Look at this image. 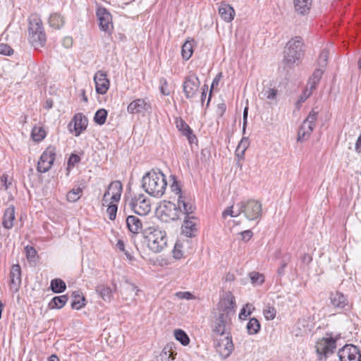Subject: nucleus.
<instances>
[{
    "label": "nucleus",
    "instance_id": "obj_1",
    "mask_svg": "<svg viewBox=\"0 0 361 361\" xmlns=\"http://www.w3.org/2000/svg\"><path fill=\"white\" fill-rule=\"evenodd\" d=\"M235 297L231 293H226L219 301L216 309L212 314V336H223L228 334L231 325V317L235 309Z\"/></svg>",
    "mask_w": 361,
    "mask_h": 361
},
{
    "label": "nucleus",
    "instance_id": "obj_2",
    "mask_svg": "<svg viewBox=\"0 0 361 361\" xmlns=\"http://www.w3.org/2000/svg\"><path fill=\"white\" fill-rule=\"evenodd\" d=\"M166 185V176L160 171L152 170L142 178L143 189L152 197H161L165 192Z\"/></svg>",
    "mask_w": 361,
    "mask_h": 361
},
{
    "label": "nucleus",
    "instance_id": "obj_3",
    "mask_svg": "<svg viewBox=\"0 0 361 361\" xmlns=\"http://www.w3.org/2000/svg\"><path fill=\"white\" fill-rule=\"evenodd\" d=\"M303 43L300 37L291 39L286 44L283 51V64L292 68L298 66L303 56Z\"/></svg>",
    "mask_w": 361,
    "mask_h": 361
},
{
    "label": "nucleus",
    "instance_id": "obj_4",
    "mask_svg": "<svg viewBox=\"0 0 361 361\" xmlns=\"http://www.w3.org/2000/svg\"><path fill=\"white\" fill-rule=\"evenodd\" d=\"M145 237L148 248L154 253L161 252L167 245L166 232L158 227L147 228L145 231Z\"/></svg>",
    "mask_w": 361,
    "mask_h": 361
},
{
    "label": "nucleus",
    "instance_id": "obj_5",
    "mask_svg": "<svg viewBox=\"0 0 361 361\" xmlns=\"http://www.w3.org/2000/svg\"><path fill=\"white\" fill-rule=\"evenodd\" d=\"M29 41L35 48L42 47L46 42V35L43 29L41 19L36 15L30 18L28 28Z\"/></svg>",
    "mask_w": 361,
    "mask_h": 361
},
{
    "label": "nucleus",
    "instance_id": "obj_6",
    "mask_svg": "<svg viewBox=\"0 0 361 361\" xmlns=\"http://www.w3.org/2000/svg\"><path fill=\"white\" fill-rule=\"evenodd\" d=\"M240 209L245 217L254 221L260 219L262 216V207L260 202L255 200H247L240 202Z\"/></svg>",
    "mask_w": 361,
    "mask_h": 361
},
{
    "label": "nucleus",
    "instance_id": "obj_7",
    "mask_svg": "<svg viewBox=\"0 0 361 361\" xmlns=\"http://www.w3.org/2000/svg\"><path fill=\"white\" fill-rule=\"evenodd\" d=\"M318 111L312 109L306 119L302 122L298 132V142H302L310 137L315 128Z\"/></svg>",
    "mask_w": 361,
    "mask_h": 361
},
{
    "label": "nucleus",
    "instance_id": "obj_8",
    "mask_svg": "<svg viewBox=\"0 0 361 361\" xmlns=\"http://www.w3.org/2000/svg\"><path fill=\"white\" fill-rule=\"evenodd\" d=\"M214 340V346L219 355L226 359L232 353L234 346L233 344L231 336L225 334L223 336H212Z\"/></svg>",
    "mask_w": 361,
    "mask_h": 361
},
{
    "label": "nucleus",
    "instance_id": "obj_9",
    "mask_svg": "<svg viewBox=\"0 0 361 361\" xmlns=\"http://www.w3.org/2000/svg\"><path fill=\"white\" fill-rule=\"evenodd\" d=\"M129 206L135 214L140 216H145L151 211L149 200L142 194L131 198Z\"/></svg>",
    "mask_w": 361,
    "mask_h": 361
},
{
    "label": "nucleus",
    "instance_id": "obj_10",
    "mask_svg": "<svg viewBox=\"0 0 361 361\" xmlns=\"http://www.w3.org/2000/svg\"><path fill=\"white\" fill-rule=\"evenodd\" d=\"M56 149L53 146L48 147L41 155L37 163V170L39 173L47 172L52 166L55 160Z\"/></svg>",
    "mask_w": 361,
    "mask_h": 361
},
{
    "label": "nucleus",
    "instance_id": "obj_11",
    "mask_svg": "<svg viewBox=\"0 0 361 361\" xmlns=\"http://www.w3.org/2000/svg\"><path fill=\"white\" fill-rule=\"evenodd\" d=\"M200 82L195 74H190L187 76L183 84L184 94L187 99H192L197 94Z\"/></svg>",
    "mask_w": 361,
    "mask_h": 361
},
{
    "label": "nucleus",
    "instance_id": "obj_12",
    "mask_svg": "<svg viewBox=\"0 0 361 361\" xmlns=\"http://www.w3.org/2000/svg\"><path fill=\"white\" fill-rule=\"evenodd\" d=\"M314 328V322L311 317H302L298 319L293 328V334L294 336H305L308 335Z\"/></svg>",
    "mask_w": 361,
    "mask_h": 361
},
{
    "label": "nucleus",
    "instance_id": "obj_13",
    "mask_svg": "<svg viewBox=\"0 0 361 361\" xmlns=\"http://www.w3.org/2000/svg\"><path fill=\"white\" fill-rule=\"evenodd\" d=\"M336 347V340L332 337L319 338L315 345L317 353L319 356H321L320 360L322 359V356L332 354Z\"/></svg>",
    "mask_w": 361,
    "mask_h": 361
},
{
    "label": "nucleus",
    "instance_id": "obj_14",
    "mask_svg": "<svg viewBox=\"0 0 361 361\" xmlns=\"http://www.w3.org/2000/svg\"><path fill=\"white\" fill-rule=\"evenodd\" d=\"M161 217H166L165 221H175L183 217V213L180 208L171 202H165L160 207Z\"/></svg>",
    "mask_w": 361,
    "mask_h": 361
},
{
    "label": "nucleus",
    "instance_id": "obj_15",
    "mask_svg": "<svg viewBox=\"0 0 361 361\" xmlns=\"http://www.w3.org/2000/svg\"><path fill=\"white\" fill-rule=\"evenodd\" d=\"M341 361H361L359 349L354 345H345L338 353Z\"/></svg>",
    "mask_w": 361,
    "mask_h": 361
},
{
    "label": "nucleus",
    "instance_id": "obj_16",
    "mask_svg": "<svg viewBox=\"0 0 361 361\" xmlns=\"http://www.w3.org/2000/svg\"><path fill=\"white\" fill-rule=\"evenodd\" d=\"M96 15L100 30L106 32H111L113 30V23L110 13L105 8L99 7L97 9Z\"/></svg>",
    "mask_w": 361,
    "mask_h": 361
},
{
    "label": "nucleus",
    "instance_id": "obj_17",
    "mask_svg": "<svg viewBox=\"0 0 361 361\" xmlns=\"http://www.w3.org/2000/svg\"><path fill=\"white\" fill-rule=\"evenodd\" d=\"M151 109V104L147 99H137L131 102L128 107L127 111L129 114H145Z\"/></svg>",
    "mask_w": 361,
    "mask_h": 361
},
{
    "label": "nucleus",
    "instance_id": "obj_18",
    "mask_svg": "<svg viewBox=\"0 0 361 361\" xmlns=\"http://www.w3.org/2000/svg\"><path fill=\"white\" fill-rule=\"evenodd\" d=\"M96 92L100 94H104L109 88V80L106 74L102 71H97L94 76Z\"/></svg>",
    "mask_w": 361,
    "mask_h": 361
},
{
    "label": "nucleus",
    "instance_id": "obj_19",
    "mask_svg": "<svg viewBox=\"0 0 361 361\" xmlns=\"http://www.w3.org/2000/svg\"><path fill=\"white\" fill-rule=\"evenodd\" d=\"M10 277V288L13 291L17 292L21 283V268L19 264L12 266Z\"/></svg>",
    "mask_w": 361,
    "mask_h": 361
},
{
    "label": "nucleus",
    "instance_id": "obj_20",
    "mask_svg": "<svg viewBox=\"0 0 361 361\" xmlns=\"http://www.w3.org/2000/svg\"><path fill=\"white\" fill-rule=\"evenodd\" d=\"M123 190L122 184L120 181H113L109 185L108 190L105 192L106 196H111L110 200L112 202H118L121 199Z\"/></svg>",
    "mask_w": 361,
    "mask_h": 361
},
{
    "label": "nucleus",
    "instance_id": "obj_21",
    "mask_svg": "<svg viewBox=\"0 0 361 361\" xmlns=\"http://www.w3.org/2000/svg\"><path fill=\"white\" fill-rule=\"evenodd\" d=\"M176 205L182 212L183 217L189 216L195 210V207L189 199L182 195H178Z\"/></svg>",
    "mask_w": 361,
    "mask_h": 361
},
{
    "label": "nucleus",
    "instance_id": "obj_22",
    "mask_svg": "<svg viewBox=\"0 0 361 361\" xmlns=\"http://www.w3.org/2000/svg\"><path fill=\"white\" fill-rule=\"evenodd\" d=\"M72 123H74V130L75 136L80 135V134L84 131L87 126V118L82 114H77L75 115L73 121L69 124L71 126Z\"/></svg>",
    "mask_w": 361,
    "mask_h": 361
},
{
    "label": "nucleus",
    "instance_id": "obj_23",
    "mask_svg": "<svg viewBox=\"0 0 361 361\" xmlns=\"http://www.w3.org/2000/svg\"><path fill=\"white\" fill-rule=\"evenodd\" d=\"M175 348V343H167L160 353L157 361H173L177 355Z\"/></svg>",
    "mask_w": 361,
    "mask_h": 361
},
{
    "label": "nucleus",
    "instance_id": "obj_24",
    "mask_svg": "<svg viewBox=\"0 0 361 361\" xmlns=\"http://www.w3.org/2000/svg\"><path fill=\"white\" fill-rule=\"evenodd\" d=\"M196 219L194 216L184 217V221L182 225V233L187 237L195 235L196 228Z\"/></svg>",
    "mask_w": 361,
    "mask_h": 361
},
{
    "label": "nucleus",
    "instance_id": "obj_25",
    "mask_svg": "<svg viewBox=\"0 0 361 361\" xmlns=\"http://www.w3.org/2000/svg\"><path fill=\"white\" fill-rule=\"evenodd\" d=\"M139 291L140 290L135 284L126 281L123 286L121 294L126 300H133Z\"/></svg>",
    "mask_w": 361,
    "mask_h": 361
},
{
    "label": "nucleus",
    "instance_id": "obj_26",
    "mask_svg": "<svg viewBox=\"0 0 361 361\" xmlns=\"http://www.w3.org/2000/svg\"><path fill=\"white\" fill-rule=\"evenodd\" d=\"M330 300L331 304L338 309H343L348 305L346 297L339 291L331 293L330 295Z\"/></svg>",
    "mask_w": 361,
    "mask_h": 361
},
{
    "label": "nucleus",
    "instance_id": "obj_27",
    "mask_svg": "<svg viewBox=\"0 0 361 361\" xmlns=\"http://www.w3.org/2000/svg\"><path fill=\"white\" fill-rule=\"evenodd\" d=\"M219 13L221 18L226 22H231L235 16V11L233 7L227 4H221L219 8Z\"/></svg>",
    "mask_w": 361,
    "mask_h": 361
},
{
    "label": "nucleus",
    "instance_id": "obj_28",
    "mask_svg": "<svg viewBox=\"0 0 361 361\" xmlns=\"http://www.w3.org/2000/svg\"><path fill=\"white\" fill-rule=\"evenodd\" d=\"M128 230L133 233H138L142 230V224L140 219L135 216H128L126 219Z\"/></svg>",
    "mask_w": 361,
    "mask_h": 361
},
{
    "label": "nucleus",
    "instance_id": "obj_29",
    "mask_svg": "<svg viewBox=\"0 0 361 361\" xmlns=\"http://www.w3.org/2000/svg\"><path fill=\"white\" fill-rule=\"evenodd\" d=\"M293 4L295 11L304 15L310 9L312 0H293Z\"/></svg>",
    "mask_w": 361,
    "mask_h": 361
},
{
    "label": "nucleus",
    "instance_id": "obj_30",
    "mask_svg": "<svg viewBox=\"0 0 361 361\" xmlns=\"http://www.w3.org/2000/svg\"><path fill=\"white\" fill-rule=\"evenodd\" d=\"M15 219V209L13 207H8L4 214L3 225L6 228H11Z\"/></svg>",
    "mask_w": 361,
    "mask_h": 361
},
{
    "label": "nucleus",
    "instance_id": "obj_31",
    "mask_svg": "<svg viewBox=\"0 0 361 361\" xmlns=\"http://www.w3.org/2000/svg\"><path fill=\"white\" fill-rule=\"evenodd\" d=\"M324 73V68L319 67L317 68L312 74V76L309 79L308 86L311 90H313L316 88L317 84L320 81L322 75Z\"/></svg>",
    "mask_w": 361,
    "mask_h": 361
},
{
    "label": "nucleus",
    "instance_id": "obj_32",
    "mask_svg": "<svg viewBox=\"0 0 361 361\" xmlns=\"http://www.w3.org/2000/svg\"><path fill=\"white\" fill-rule=\"evenodd\" d=\"M96 292L105 301H110L112 298L111 289L104 285H99L96 288Z\"/></svg>",
    "mask_w": 361,
    "mask_h": 361
},
{
    "label": "nucleus",
    "instance_id": "obj_33",
    "mask_svg": "<svg viewBox=\"0 0 361 361\" xmlns=\"http://www.w3.org/2000/svg\"><path fill=\"white\" fill-rule=\"evenodd\" d=\"M1 189L10 192L11 190L14 188L13 183V178L9 176L8 174H3L1 177Z\"/></svg>",
    "mask_w": 361,
    "mask_h": 361
},
{
    "label": "nucleus",
    "instance_id": "obj_34",
    "mask_svg": "<svg viewBox=\"0 0 361 361\" xmlns=\"http://www.w3.org/2000/svg\"><path fill=\"white\" fill-rule=\"evenodd\" d=\"M249 145H250L249 139L246 137H243L237 146V148L235 150V155L240 159H243L245 152L247 149V148L249 147Z\"/></svg>",
    "mask_w": 361,
    "mask_h": 361
},
{
    "label": "nucleus",
    "instance_id": "obj_35",
    "mask_svg": "<svg viewBox=\"0 0 361 361\" xmlns=\"http://www.w3.org/2000/svg\"><path fill=\"white\" fill-rule=\"evenodd\" d=\"M67 301L68 297L65 295L61 296H56L52 298V300L49 304V307L51 309H60L65 305Z\"/></svg>",
    "mask_w": 361,
    "mask_h": 361
},
{
    "label": "nucleus",
    "instance_id": "obj_36",
    "mask_svg": "<svg viewBox=\"0 0 361 361\" xmlns=\"http://www.w3.org/2000/svg\"><path fill=\"white\" fill-rule=\"evenodd\" d=\"M73 300L71 307L75 310H80L85 306V298L80 295L79 291H75L72 293Z\"/></svg>",
    "mask_w": 361,
    "mask_h": 361
},
{
    "label": "nucleus",
    "instance_id": "obj_37",
    "mask_svg": "<svg viewBox=\"0 0 361 361\" xmlns=\"http://www.w3.org/2000/svg\"><path fill=\"white\" fill-rule=\"evenodd\" d=\"M49 23L51 27L59 29L63 26L64 20L60 14L54 13L50 15Z\"/></svg>",
    "mask_w": 361,
    "mask_h": 361
},
{
    "label": "nucleus",
    "instance_id": "obj_38",
    "mask_svg": "<svg viewBox=\"0 0 361 361\" xmlns=\"http://www.w3.org/2000/svg\"><path fill=\"white\" fill-rule=\"evenodd\" d=\"M65 282L60 279H55L51 281V289L56 293H62L66 290Z\"/></svg>",
    "mask_w": 361,
    "mask_h": 361
},
{
    "label": "nucleus",
    "instance_id": "obj_39",
    "mask_svg": "<svg viewBox=\"0 0 361 361\" xmlns=\"http://www.w3.org/2000/svg\"><path fill=\"white\" fill-rule=\"evenodd\" d=\"M192 53V41L187 40L182 46V56L185 60H188L191 57Z\"/></svg>",
    "mask_w": 361,
    "mask_h": 361
},
{
    "label": "nucleus",
    "instance_id": "obj_40",
    "mask_svg": "<svg viewBox=\"0 0 361 361\" xmlns=\"http://www.w3.org/2000/svg\"><path fill=\"white\" fill-rule=\"evenodd\" d=\"M242 214V210L240 209V202L237 203L235 207L233 206L228 207L222 213L223 218H226L227 216L231 217H236Z\"/></svg>",
    "mask_w": 361,
    "mask_h": 361
},
{
    "label": "nucleus",
    "instance_id": "obj_41",
    "mask_svg": "<svg viewBox=\"0 0 361 361\" xmlns=\"http://www.w3.org/2000/svg\"><path fill=\"white\" fill-rule=\"evenodd\" d=\"M246 328L249 334L254 335L259 331L260 324L256 318L253 317L250 319L247 324Z\"/></svg>",
    "mask_w": 361,
    "mask_h": 361
},
{
    "label": "nucleus",
    "instance_id": "obj_42",
    "mask_svg": "<svg viewBox=\"0 0 361 361\" xmlns=\"http://www.w3.org/2000/svg\"><path fill=\"white\" fill-rule=\"evenodd\" d=\"M277 94V90L271 87H264L259 94V97L262 99H274Z\"/></svg>",
    "mask_w": 361,
    "mask_h": 361
},
{
    "label": "nucleus",
    "instance_id": "obj_43",
    "mask_svg": "<svg viewBox=\"0 0 361 361\" xmlns=\"http://www.w3.org/2000/svg\"><path fill=\"white\" fill-rule=\"evenodd\" d=\"M175 338L183 345H188L190 343V338L186 333L181 329H176L174 331Z\"/></svg>",
    "mask_w": 361,
    "mask_h": 361
},
{
    "label": "nucleus",
    "instance_id": "obj_44",
    "mask_svg": "<svg viewBox=\"0 0 361 361\" xmlns=\"http://www.w3.org/2000/svg\"><path fill=\"white\" fill-rule=\"evenodd\" d=\"M82 194V189L78 188L70 190L66 196L67 200L70 202H75L78 201Z\"/></svg>",
    "mask_w": 361,
    "mask_h": 361
},
{
    "label": "nucleus",
    "instance_id": "obj_45",
    "mask_svg": "<svg viewBox=\"0 0 361 361\" xmlns=\"http://www.w3.org/2000/svg\"><path fill=\"white\" fill-rule=\"evenodd\" d=\"M31 135L35 141L39 142L45 137L46 133L42 127L35 126L32 130Z\"/></svg>",
    "mask_w": 361,
    "mask_h": 361
},
{
    "label": "nucleus",
    "instance_id": "obj_46",
    "mask_svg": "<svg viewBox=\"0 0 361 361\" xmlns=\"http://www.w3.org/2000/svg\"><path fill=\"white\" fill-rule=\"evenodd\" d=\"M107 111L104 109H100L95 113L94 121L99 125H103L106 122Z\"/></svg>",
    "mask_w": 361,
    "mask_h": 361
},
{
    "label": "nucleus",
    "instance_id": "obj_47",
    "mask_svg": "<svg viewBox=\"0 0 361 361\" xmlns=\"http://www.w3.org/2000/svg\"><path fill=\"white\" fill-rule=\"evenodd\" d=\"M263 314L267 320H273L276 314V310L273 306L267 305L263 310Z\"/></svg>",
    "mask_w": 361,
    "mask_h": 361
},
{
    "label": "nucleus",
    "instance_id": "obj_48",
    "mask_svg": "<svg viewBox=\"0 0 361 361\" xmlns=\"http://www.w3.org/2000/svg\"><path fill=\"white\" fill-rule=\"evenodd\" d=\"M328 58H329V51L326 49H324L319 58H318V66L321 68H324L327 64V61H328Z\"/></svg>",
    "mask_w": 361,
    "mask_h": 361
},
{
    "label": "nucleus",
    "instance_id": "obj_49",
    "mask_svg": "<svg viewBox=\"0 0 361 361\" xmlns=\"http://www.w3.org/2000/svg\"><path fill=\"white\" fill-rule=\"evenodd\" d=\"M250 277L252 283L255 285H261L264 281V276L258 272H251Z\"/></svg>",
    "mask_w": 361,
    "mask_h": 361
},
{
    "label": "nucleus",
    "instance_id": "obj_50",
    "mask_svg": "<svg viewBox=\"0 0 361 361\" xmlns=\"http://www.w3.org/2000/svg\"><path fill=\"white\" fill-rule=\"evenodd\" d=\"M183 256V245L179 242H176L173 250V257L176 259H180Z\"/></svg>",
    "mask_w": 361,
    "mask_h": 361
},
{
    "label": "nucleus",
    "instance_id": "obj_51",
    "mask_svg": "<svg viewBox=\"0 0 361 361\" xmlns=\"http://www.w3.org/2000/svg\"><path fill=\"white\" fill-rule=\"evenodd\" d=\"M114 202L111 201V204L108 205L106 209V213L111 220H114L116 219L118 209L117 205L114 204Z\"/></svg>",
    "mask_w": 361,
    "mask_h": 361
},
{
    "label": "nucleus",
    "instance_id": "obj_52",
    "mask_svg": "<svg viewBox=\"0 0 361 361\" xmlns=\"http://www.w3.org/2000/svg\"><path fill=\"white\" fill-rule=\"evenodd\" d=\"M254 310V307L251 304H246L241 310L239 314V318L240 319H245L248 315L252 313Z\"/></svg>",
    "mask_w": 361,
    "mask_h": 361
},
{
    "label": "nucleus",
    "instance_id": "obj_53",
    "mask_svg": "<svg viewBox=\"0 0 361 361\" xmlns=\"http://www.w3.org/2000/svg\"><path fill=\"white\" fill-rule=\"evenodd\" d=\"M177 128L183 132L185 135H189L191 134V130L188 124H186L183 120H180L177 122Z\"/></svg>",
    "mask_w": 361,
    "mask_h": 361
},
{
    "label": "nucleus",
    "instance_id": "obj_54",
    "mask_svg": "<svg viewBox=\"0 0 361 361\" xmlns=\"http://www.w3.org/2000/svg\"><path fill=\"white\" fill-rule=\"evenodd\" d=\"M159 90L163 95H169L170 92L168 88V82L165 78H161L159 80Z\"/></svg>",
    "mask_w": 361,
    "mask_h": 361
},
{
    "label": "nucleus",
    "instance_id": "obj_55",
    "mask_svg": "<svg viewBox=\"0 0 361 361\" xmlns=\"http://www.w3.org/2000/svg\"><path fill=\"white\" fill-rule=\"evenodd\" d=\"M25 250L27 259L29 261H34L37 255L35 249L31 246H26Z\"/></svg>",
    "mask_w": 361,
    "mask_h": 361
},
{
    "label": "nucleus",
    "instance_id": "obj_56",
    "mask_svg": "<svg viewBox=\"0 0 361 361\" xmlns=\"http://www.w3.org/2000/svg\"><path fill=\"white\" fill-rule=\"evenodd\" d=\"M176 296L179 299L192 300L194 298L192 294L188 291L177 292Z\"/></svg>",
    "mask_w": 361,
    "mask_h": 361
},
{
    "label": "nucleus",
    "instance_id": "obj_57",
    "mask_svg": "<svg viewBox=\"0 0 361 361\" xmlns=\"http://www.w3.org/2000/svg\"><path fill=\"white\" fill-rule=\"evenodd\" d=\"M13 53V49L6 44H0V54L4 55H10Z\"/></svg>",
    "mask_w": 361,
    "mask_h": 361
},
{
    "label": "nucleus",
    "instance_id": "obj_58",
    "mask_svg": "<svg viewBox=\"0 0 361 361\" xmlns=\"http://www.w3.org/2000/svg\"><path fill=\"white\" fill-rule=\"evenodd\" d=\"M116 247L121 251L123 252L128 259H131L130 255L128 252H126V250H125V245H124V243H123V240H118L117 243H116Z\"/></svg>",
    "mask_w": 361,
    "mask_h": 361
},
{
    "label": "nucleus",
    "instance_id": "obj_59",
    "mask_svg": "<svg viewBox=\"0 0 361 361\" xmlns=\"http://www.w3.org/2000/svg\"><path fill=\"white\" fill-rule=\"evenodd\" d=\"M226 106L224 103H220L217 105V108H216V114L219 116H222L224 115V114L225 113L226 111Z\"/></svg>",
    "mask_w": 361,
    "mask_h": 361
},
{
    "label": "nucleus",
    "instance_id": "obj_60",
    "mask_svg": "<svg viewBox=\"0 0 361 361\" xmlns=\"http://www.w3.org/2000/svg\"><path fill=\"white\" fill-rule=\"evenodd\" d=\"M242 240L245 241L249 240L252 236V232L250 230L244 231L240 233Z\"/></svg>",
    "mask_w": 361,
    "mask_h": 361
},
{
    "label": "nucleus",
    "instance_id": "obj_61",
    "mask_svg": "<svg viewBox=\"0 0 361 361\" xmlns=\"http://www.w3.org/2000/svg\"><path fill=\"white\" fill-rule=\"evenodd\" d=\"M80 160L79 156L77 154H72L68 161V166H74L76 163L79 162Z\"/></svg>",
    "mask_w": 361,
    "mask_h": 361
},
{
    "label": "nucleus",
    "instance_id": "obj_62",
    "mask_svg": "<svg viewBox=\"0 0 361 361\" xmlns=\"http://www.w3.org/2000/svg\"><path fill=\"white\" fill-rule=\"evenodd\" d=\"M312 90H311V89L305 90L303 92V94L300 96L299 101L300 102H305L312 94Z\"/></svg>",
    "mask_w": 361,
    "mask_h": 361
},
{
    "label": "nucleus",
    "instance_id": "obj_63",
    "mask_svg": "<svg viewBox=\"0 0 361 361\" xmlns=\"http://www.w3.org/2000/svg\"><path fill=\"white\" fill-rule=\"evenodd\" d=\"M171 190L175 192L176 195H181L180 194V188L179 187L178 183L176 181H173L171 186Z\"/></svg>",
    "mask_w": 361,
    "mask_h": 361
},
{
    "label": "nucleus",
    "instance_id": "obj_64",
    "mask_svg": "<svg viewBox=\"0 0 361 361\" xmlns=\"http://www.w3.org/2000/svg\"><path fill=\"white\" fill-rule=\"evenodd\" d=\"M355 150L358 154L361 153V135L359 136V137L357 138V140L356 141L355 146Z\"/></svg>",
    "mask_w": 361,
    "mask_h": 361
}]
</instances>
